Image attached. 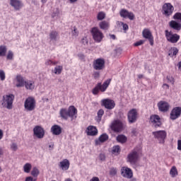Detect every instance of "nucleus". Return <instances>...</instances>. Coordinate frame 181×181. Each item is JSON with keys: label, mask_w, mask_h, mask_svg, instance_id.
<instances>
[{"label": "nucleus", "mask_w": 181, "mask_h": 181, "mask_svg": "<svg viewBox=\"0 0 181 181\" xmlns=\"http://www.w3.org/2000/svg\"><path fill=\"white\" fill-rule=\"evenodd\" d=\"M127 118L129 124L136 122V119H138V112L136 111V109H132L128 112Z\"/></svg>", "instance_id": "dca6fc26"}, {"label": "nucleus", "mask_w": 181, "mask_h": 181, "mask_svg": "<svg viewBox=\"0 0 181 181\" xmlns=\"http://www.w3.org/2000/svg\"><path fill=\"white\" fill-rule=\"evenodd\" d=\"M93 77H94V78H100V72L99 71H95L93 73Z\"/></svg>", "instance_id": "5fc2aeb1"}, {"label": "nucleus", "mask_w": 181, "mask_h": 181, "mask_svg": "<svg viewBox=\"0 0 181 181\" xmlns=\"http://www.w3.org/2000/svg\"><path fill=\"white\" fill-rule=\"evenodd\" d=\"M117 142H120V144H125L127 142V136L124 134H120L117 136Z\"/></svg>", "instance_id": "473e14b6"}, {"label": "nucleus", "mask_w": 181, "mask_h": 181, "mask_svg": "<svg viewBox=\"0 0 181 181\" xmlns=\"http://www.w3.org/2000/svg\"><path fill=\"white\" fill-rule=\"evenodd\" d=\"M98 121H101L103 116L104 115V110L100 109L97 113Z\"/></svg>", "instance_id": "37998d69"}, {"label": "nucleus", "mask_w": 181, "mask_h": 181, "mask_svg": "<svg viewBox=\"0 0 181 181\" xmlns=\"http://www.w3.org/2000/svg\"><path fill=\"white\" fill-rule=\"evenodd\" d=\"M4 138V132L0 129V140Z\"/></svg>", "instance_id": "0e129e2a"}, {"label": "nucleus", "mask_w": 181, "mask_h": 181, "mask_svg": "<svg viewBox=\"0 0 181 181\" xmlns=\"http://www.w3.org/2000/svg\"><path fill=\"white\" fill-rule=\"evenodd\" d=\"M82 43H83V45H87V43H88V41H87L86 38H83Z\"/></svg>", "instance_id": "680f3d73"}, {"label": "nucleus", "mask_w": 181, "mask_h": 181, "mask_svg": "<svg viewBox=\"0 0 181 181\" xmlns=\"http://www.w3.org/2000/svg\"><path fill=\"white\" fill-rule=\"evenodd\" d=\"M59 168L62 169V170H69V168H70V161L67 159H64L59 163Z\"/></svg>", "instance_id": "5701e85b"}, {"label": "nucleus", "mask_w": 181, "mask_h": 181, "mask_svg": "<svg viewBox=\"0 0 181 181\" xmlns=\"http://www.w3.org/2000/svg\"><path fill=\"white\" fill-rule=\"evenodd\" d=\"M13 100H15V95L13 94H8L3 96V100L1 101V105L4 108H7V110H12Z\"/></svg>", "instance_id": "7ed1b4c3"}, {"label": "nucleus", "mask_w": 181, "mask_h": 181, "mask_svg": "<svg viewBox=\"0 0 181 181\" xmlns=\"http://www.w3.org/2000/svg\"><path fill=\"white\" fill-rule=\"evenodd\" d=\"M178 53L179 49H177L176 47H173L168 51V56H170V57H176Z\"/></svg>", "instance_id": "c85d7f7f"}, {"label": "nucleus", "mask_w": 181, "mask_h": 181, "mask_svg": "<svg viewBox=\"0 0 181 181\" xmlns=\"http://www.w3.org/2000/svg\"><path fill=\"white\" fill-rule=\"evenodd\" d=\"M33 134L38 139H42L45 137V129L40 126H36L33 129Z\"/></svg>", "instance_id": "f3484780"}, {"label": "nucleus", "mask_w": 181, "mask_h": 181, "mask_svg": "<svg viewBox=\"0 0 181 181\" xmlns=\"http://www.w3.org/2000/svg\"><path fill=\"white\" fill-rule=\"evenodd\" d=\"M154 138L157 139L159 144H165V140L166 139V136H168V133L165 130H159L156 132H152Z\"/></svg>", "instance_id": "0eeeda50"}, {"label": "nucleus", "mask_w": 181, "mask_h": 181, "mask_svg": "<svg viewBox=\"0 0 181 181\" xmlns=\"http://www.w3.org/2000/svg\"><path fill=\"white\" fill-rule=\"evenodd\" d=\"M51 132L53 135H60L62 134V127L57 124H54L51 127Z\"/></svg>", "instance_id": "bb28decb"}, {"label": "nucleus", "mask_w": 181, "mask_h": 181, "mask_svg": "<svg viewBox=\"0 0 181 181\" xmlns=\"http://www.w3.org/2000/svg\"><path fill=\"white\" fill-rule=\"evenodd\" d=\"M99 159L100 160H105V155L103 153L100 154Z\"/></svg>", "instance_id": "13d9d810"}, {"label": "nucleus", "mask_w": 181, "mask_h": 181, "mask_svg": "<svg viewBox=\"0 0 181 181\" xmlns=\"http://www.w3.org/2000/svg\"><path fill=\"white\" fill-rule=\"evenodd\" d=\"M7 50L8 49L6 48V46L1 45L0 46V57H4V56H6Z\"/></svg>", "instance_id": "72a5a7b5"}, {"label": "nucleus", "mask_w": 181, "mask_h": 181, "mask_svg": "<svg viewBox=\"0 0 181 181\" xmlns=\"http://www.w3.org/2000/svg\"><path fill=\"white\" fill-rule=\"evenodd\" d=\"M25 111L30 112L34 111L36 108V100L33 97H28L24 102Z\"/></svg>", "instance_id": "20e7f679"}, {"label": "nucleus", "mask_w": 181, "mask_h": 181, "mask_svg": "<svg viewBox=\"0 0 181 181\" xmlns=\"http://www.w3.org/2000/svg\"><path fill=\"white\" fill-rule=\"evenodd\" d=\"M105 141H108V134H103L99 136L98 139L95 141V145H100L103 144V142H105Z\"/></svg>", "instance_id": "393cba45"}, {"label": "nucleus", "mask_w": 181, "mask_h": 181, "mask_svg": "<svg viewBox=\"0 0 181 181\" xmlns=\"http://www.w3.org/2000/svg\"><path fill=\"white\" fill-rule=\"evenodd\" d=\"M138 78H144V75L143 74H139L138 75Z\"/></svg>", "instance_id": "774afa93"}, {"label": "nucleus", "mask_w": 181, "mask_h": 181, "mask_svg": "<svg viewBox=\"0 0 181 181\" xmlns=\"http://www.w3.org/2000/svg\"><path fill=\"white\" fill-rule=\"evenodd\" d=\"M167 80L168 83H170L171 84H175V78H173V76H167Z\"/></svg>", "instance_id": "09e8293b"}, {"label": "nucleus", "mask_w": 181, "mask_h": 181, "mask_svg": "<svg viewBox=\"0 0 181 181\" xmlns=\"http://www.w3.org/2000/svg\"><path fill=\"white\" fill-rule=\"evenodd\" d=\"M145 43V40H141L136 42L134 43V46H141V45H144Z\"/></svg>", "instance_id": "603ef678"}, {"label": "nucleus", "mask_w": 181, "mask_h": 181, "mask_svg": "<svg viewBox=\"0 0 181 181\" xmlns=\"http://www.w3.org/2000/svg\"><path fill=\"white\" fill-rule=\"evenodd\" d=\"M170 175L173 177H176L177 176V169L176 168V166H173L170 170Z\"/></svg>", "instance_id": "c9c22d12"}, {"label": "nucleus", "mask_w": 181, "mask_h": 181, "mask_svg": "<svg viewBox=\"0 0 181 181\" xmlns=\"http://www.w3.org/2000/svg\"><path fill=\"white\" fill-rule=\"evenodd\" d=\"M72 35L75 37L78 36V31L77 30V28L76 27H74V30H72Z\"/></svg>", "instance_id": "8fccbe9b"}, {"label": "nucleus", "mask_w": 181, "mask_h": 181, "mask_svg": "<svg viewBox=\"0 0 181 181\" xmlns=\"http://www.w3.org/2000/svg\"><path fill=\"white\" fill-rule=\"evenodd\" d=\"M90 181H100V179L98 177H93Z\"/></svg>", "instance_id": "e2e57ef3"}, {"label": "nucleus", "mask_w": 181, "mask_h": 181, "mask_svg": "<svg viewBox=\"0 0 181 181\" xmlns=\"http://www.w3.org/2000/svg\"><path fill=\"white\" fill-rule=\"evenodd\" d=\"M142 36L144 39H147L148 40L151 46H153L154 40L153 35H152V32L149 28H144L142 31Z\"/></svg>", "instance_id": "4468645a"}, {"label": "nucleus", "mask_w": 181, "mask_h": 181, "mask_svg": "<svg viewBox=\"0 0 181 181\" xmlns=\"http://www.w3.org/2000/svg\"><path fill=\"white\" fill-rule=\"evenodd\" d=\"M117 173H118V170L117 169V168L112 167L110 169V176H115V175H117Z\"/></svg>", "instance_id": "79ce46f5"}, {"label": "nucleus", "mask_w": 181, "mask_h": 181, "mask_svg": "<svg viewBox=\"0 0 181 181\" xmlns=\"http://www.w3.org/2000/svg\"><path fill=\"white\" fill-rule=\"evenodd\" d=\"M51 16L53 19L60 18V11L59 10V8H56L55 10H54V12L52 13Z\"/></svg>", "instance_id": "f704fd0d"}, {"label": "nucleus", "mask_w": 181, "mask_h": 181, "mask_svg": "<svg viewBox=\"0 0 181 181\" xmlns=\"http://www.w3.org/2000/svg\"><path fill=\"white\" fill-rule=\"evenodd\" d=\"M25 181H36V179H33L32 177H27Z\"/></svg>", "instance_id": "bf43d9fd"}, {"label": "nucleus", "mask_w": 181, "mask_h": 181, "mask_svg": "<svg viewBox=\"0 0 181 181\" xmlns=\"http://www.w3.org/2000/svg\"><path fill=\"white\" fill-rule=\"evenodd\" d=\"M170 28L174 30H181V23L176 21H171L169 23Z\"/></svg>", "instance_id": "b1692460"}, {"label": "nucleus", "mask_w": 181, "mask_h": 181, "mask_svg": "<svg viewBox=\"0 0 181 181\" xmlns=\"http://www.w3.org/2000/svg\"><path fill=\"white\" fill-rule=\"evenodd\" d=\"M112 152V153H115V154L119 153L121 152V148H119V146H113Z\"/></svg>", "instance_id": "c03bdc74"}, {"label": "nucleus", "mask_w": 181, "mask_h": 181, "mask_svg": "<svg viewBox=\"0 0 181 181\" xmlns=\"http://www.w3.org/2000/svg\"><path fill=\"white\" fill-rule=\"evenodd\" d=\"M25 78L22 75L18 74L13 79V84L17 88H22V87H25Z\"/></svg>", "instance_id": "f8f14e48"}, {"label": "nucleus", "mask_w": 181, "mask_h": 181, "mask_svg": "<svg viewBox=\"0 0 181 181\" xmlns=\"http://www.w3.org/2000/svg\"><path fill=\"white\" fill-rule=\"evenodd\" d=\"M23 169H24V172L25 173H30V170L32 169V165L30 163H27L23 166Z\"/></svg>", "instance_id": "4c0bfd02"}, {"label": "nucleus", "mask_w": 181, "mask_h": 181, "mask_svg": "<svg viewBox=\"0 0 181 181\" xmlns=\"http://www.w3.org/2000/svg\"><path fill=\"white\" fill-rule=\"evenodd\" d=\"M11 148L12 149V151H18V145H16V144L13 143L11 146Z\"/></svg>", "instance_id": "864d4df0"}, {"label": "nucleus", "mask_w": 181, "mask_h": 181, "mask_svg": "<svg viewBox=\"0 0 181 181\" xmlns=\"http://www.w3.org/2000/svg\"><path fill=\"white\" fill-rule=\"evenodd\" d=\"M6 78V75L5 74V71L0 70V80L1 81H5Z\"/></svg>", "instance_id": "49530a36"}, {"label": "nucleus", "mask_w": 181, "mask_h": 181, "mask_svg": "<svg viewBox=\"0 0 181 181\" xmlns=\"http://www.w3.org/2000/svg\"><path fill=\"white\" fill-rule=\"evenodd\" d=\"M53 71L54 74H62V71H63V66L62 65L56 66Z\"/></svg>", "instance_id": "e433bc0d"}, {"label": "nucleus", "mask_w": 181, "mask_h": 181, "mask_svg": "<svg viewBox=\"0 0 181 181\" xmlns=\"http://www.w3.org/2000/svg\"><path fill=\"white\" fill-rule=\"evenodd\" d=\"M119 15L122 18H128L130 21H134V19H135V15H134V13L129 12L124 8L120 11Z\"/></svg>", "instance_id": "aec40b11"}, {"label": "nucleus", "mask_w": 181, "mask_h": 181, "mask_svg": "<svg viewBox=\"0 0 181 181\" xmlns=\"http://www.w3.org/2000/svg\"><path fill=\"white\" fill-rule=\"evenodd\" d=\"M60 115L64 119H67L69 118V110L66 109H62L60 110Z\"/></svg>", "instance_id": "7c9ffc66"}, {"label": "nucleus", "mask_w": 181, "mask_h": 181, "mask_svg": "<svg viewBox=\"0 0 181 181\" xmlns=\"http://www.w3.org/2000/svg\"><path fill=\"white\" fill-rule=\"evenodd\" d=\"M110 84H111V78L107 79L103 83H101V82L98 83L92 90V93L93 95H98L100 91V93H105L107 88L110 86Z\"/></svg>", "instance_id": "f257e3e1"}, {"label": "nucleus", "mask_w": 181, "mask_h": 181, "mask_svg": "<svg viewBox=\"0 0 181 181\" xmlns=\"http://www.w3.org/2000/svg\"><path fill=\"white\" fill-rule=\"evenodd\" d=\"M59 37V33L57 31H51L49 33V38L51 40H57Z\"/></svg>", "instance_id": "2f4dec72"}, {"label": "nucleus", "mask_w": 181, "mask_h": 181, "mask_svg": "<svg viewBox=\"0 0 181 181\" xmlns=\"http://www.w3.org/2000/svg\"><path fill=\"white\" fill-rule=\"evenodd\" d=\"M101 105L106 110H114L115 108V101L112 99L105 98L101 100Z\"/></svg>", "instance_id": "ddd939ff"}, {"label": "nucleus", "mask_w": 181, "mask_h": 181, "mask_svg": "<svg viewBox=\"0 0 181 181\" xmlns=\"http://www.w3.org/2000/svg\"><path fill=\"white\" fill-rule=\"evenodd\" d=\"M105 18V13L100 11L98 13L97 19L98 21H103V19Z\"/></svg>", "instance_id": "ea45409f"}, {"label": "nucleus", "mask_w": 181, "mask_h": 181, "mask_svg": "<svg viewBox=\"0 0 181 181\" xmlns=\"http://www.w3.org/2000/svg\"><path fill=\"white\" fill-rule=\"evenodd\" d=\"M149 122L151 127L154 128L162 127V120L160 119V117L158 115H151L149 118Z\"/></svg>", "instance_id": "9d476101"}, {"label": "nucleus", "mask_w": 181, "mask_h": 181, "mask_svg": "<svg viewBox=\"0 0 181 181\" xmlns=\"http://www.w3.org/2000/svg\"><path fill=\"white\" fill-rule=\"evenodd\" d=\"M99 28L103 30H108V28H110V23L105 21H101L99 23Z\"/></svg>", "instance_id": "c756f323"}, {"label": "nucleus", "mask_w": 181, "mask_h": 181, "mask_svg": "<svg viewBox=\"0 0 181 181\" xmlns=\"http://www.w3.org/2000/svg\"><path fill=\"white\" fill-rule=\"evenodd\" d=\"M78 57L80 59V60H84L86 59V56L84 55V54H78Z\"/></svg>", "instance_id": "6e6d98bb"}, {"label": "nucleus", "mask_w": 181, "mask_h": 181, "mask_svg": "<svg viewBox=\"0 0 181 181\" xmlns=\"http://www.w3.org/2000/svg\"><path fill=\"white\" fill-rule=\"evenodd\" d=\"M86 134L89 136H95L98 134V130L94 126H88L86 129Z\"/></svg>", "instance_id": "412c9836"}, {"label": "nucleus", "mask_w": 181, "mask_h": 181, "mask_svg": "<svg viewBox=\"0 0 181 181\" xmlns=\"http://www.w3.org/2000/svg\"><path fill=\"white\" fill-rule=\"evenodd\" d=\"M31 175L34 177H37V176L39 175V169H37V168L35 167L33 169V170L31 171Z\"/></svg>", "instance_id": "a19ab883"}, {"label": "nucleus", "mask_w": 181, "mask_h": 181, "mask_svg": "<svg viewBox=\"0 0 181 181\" xmlns=\"http://www.w3.org/2000/svg\"><path fill=\"white\" fill-rule=\"evenodd\" d=\"M139 156H141V149L135 148L127 155V162L130 165H136L139 160Z\"/></svg>", "instance_id": "f03ea898"}, {"label": "nucleus", "mask_w": 181, "mask_h": 181, "mask_svg": "<svg viewBox=\"0 0 181 181\" xmlns=\"http://www.w3.org/2000/svg\"><path fill=\"white\" fill-rule=\"evenodd\" d=\"M157 107L160 112H168L170 108V105L165 100H161L158 103Z\"/></svg>", "instance_id": "2eb2a0df"}, {"label": "nucleus", "mask_w": 181, "mask_h": 181, "mask_svg": "<svg viewBox=\"0 0 181 181\" xmlns=\"http://www.w3.org/2000/svg\"><path fill=\"white\" fill-rule=\"evenodd\" d=\"M125 128V123L119 119L115 120L111 124V129L115 132H121Z\"/></svg>", "instance_id": "1a4fd4ad"}, {"label": "nucleus", "mask_w": 181, "mask_h": 181, "mask_svg": "<svg viewBox=\"0 0 181 181\" xmlns=\"http://www.w3.org/2000/svg\"><path fill=\"white\" fill-rule=\"evenodd\" d=\"M163 88H165V90H169V85L164 83L163 85Z\"/></svg>", "instance_id": "052dcab7"}, {"label": "nucleus", "mask_w": 181, "mask_h": 181, "mask_svg": "<svg viewBox=\"0 0 181 181\" xmlns=\"http://www.w3.org/2000/svg\"><path fill=\"white\" fill-rule=\"evenodd\" d=\"M165 38L170 43H177L180 40V35L173 33L172 31L165 30Z\"/></svg>", "instance_id": "423d86ee"}, {"label": "nucleus", "mask_w": 181, "mask_h": 181, "mask_svg": "<svg viewBox=\"0 0 181 181\" xmlns=\"http://www.w3.org/2000/svg\"><path fill=\"white\" fill-rule=\"evenodd\" d=\"M10 5L13 6L16 11H19V9L23 6V4L19 0H10Z\"/></svg>", "instance_id": "4be33fe9"}, {"label": "nucleus", "mask_w": 181, "mask_h": 181, "mask_svg": "<svg viewBox=\"0 0 181 181\" xmlns=\"http://www.w3.org/2000/svg\"><path fill=\"white\" fill-rule=\"evenodd\" d=\"M56 64H59V62L52 61V60H50V59H47L45 62V65L46 66H56Z\"/></svg>", "instance_id": "58836bf2"}, {"label": "nucleus", "mask_w": 181, "mask_h": 181, "mask_svg": "<svg viewBox=\"0 0 181 181\" xmlns=\"http://www.w3.org/2000/svg\"><path fill=\"white\" fill-rule=\"evenodd\" d=\"M173 18L175 21H178L181 23V13H176Z\"/></svg>", "instance_id": "a18cd8bd"}, {"label": "nucleus", "mask_w": 181, "mask_h": 181, "mask_svg": "<svg viewBox=\"0 0 181 181\" xmlns=\"http://www.w3.org/2000/svg\"><path fill=\"white\" fill-rule=\"evenodd\" d=\"M175 7L170 3H165L162 6V13L164 16H172Z\"/></svg>", "instance_id": "6e6552de"}, {"label": "nucleus", "mask_w": 181, "mask_h": 181, "mask_svg": "<svg viewBox=\"0 0 181 181\" xmlns=\"http://www.w3.org/2000/svg\"><path fill=\"white\" fill-rule=\"evenodd\" d=\"M90 33L93 40H95L96 43H100L103 39H104V34H103V32H101L97 27L93 28Z\"/></svg>", "instance_id": "39448f33"}, {"label": "nucleus", "mask_w": 181, "mask_h": 181, "mask_svg": "<svg viewBox=\"0 0 181 181\" xmlns=\"http://www.w3.org/2000/svg\"><path fill=\"white\" fill-rule=\"evenodd\" d=\"M7 60H13V52L11 50L8 52L7 56H6Z\"/></svg>", "instance_id": "de8ad7c7"}, {"label": "nucleus", "mask_w": 181, "mask_h": 181, "mask_svg": "<svg viewBox=\"0 0 181 181\" xmlns=\"http://www.w3.org/2000/svg\"><path fill=\"white\" fill-rule=\"evenodd\" d=\"M178 69H179L180 71H181V62H180L178 63Z\"/></svg>", "instance_id": "338daca9"}, {"label": "nucleus", "mask_w": 181, "mask_h": 181, "mask_svg": "<svg viewBox=\"0 0 181 181\" xmlns=\"http://www.w3.org/2000/svg\"><path fill=\"white\" fill-rule=\"evenodd\" d=\"M177 151H181V140H177Z\"/></svg>", "instance_id": "4d7b16f0"}, {"label": "nucleus", "mask_w": 181, "mask_h": 181, "mask_svg": "<svg viewBox=\"0 0 181 181\" xmlns=\"http://www.w3.org/2000/svg\"><path fill=\"white\" fill-rule=\"evenodd\" d=\"M77 109L74 106H71L68 109V117L70 118H77Z\"/></svg>", "instance_id": "a878e982"}, {"label": "nucleus", "mask_w": 181, "mask_h": 181, "mask_svg": "<svg viewBox=\"0 0 181 181\" xmlns=\"http://www.w3.org/2000/svg\"><path fill=\"white\" fill-rule=\"evenodd\" d=\"M120 25H122L123 30H128L129 29L128 24L124 23L123 22H120Z\"/></svg>", "instance_id": "3c124183"}, {"label": "nucleus", "mask_w": 181, "mask_h": 181, "mask_svg": "<svg viewBox=\"0 0 181 181\" xmlns=\"http://www.w3.org/2000/svg\"><path fill=\"white\" fill-rule=\"evenodd\" d=\"M24 86L27 90H30L32 91L33 90H35V81L27 80L24 83Z\"/></svg>", "instance_id": "cd10ccee"}, {"label": "nucleus", "mask_w": 181, "mask_h": 181, "mask_svg": "<svg viewBox=\"0 0 181 181\" xmlns=\"http://www.w3.org/2000/svg\"><path fill=\"white\" fill-rule=\"evenodd\" d=\"M110 38L112 39L113 40H115V35H110Z\"/></svg>", "instance_id": "69168bd1"}, {"label": "nucleus", "mask_w": 181, "mask_h": 181, "mask_svg": "<svg viewBox=\"0 0 181 181\" xmlns=\"http://www.w3.org/2000/svg\"><path fill=\"white\" fill-rule=\"evenodd\" d=\"M121 175L123 177H126L127 179H132V176H134L132 170L128 167H122Z\"/></svg>", "instance_id": "6ab92c4d"}, {"label": "nucleus", "mask_w": 181, "mask_h": 181, "mask_svg": "<svg viewBox=\"0 0 181 181\" xmlns=\"http://www.w3.org/2000/svg\"><path fill=\"white\" fill-rule=\"evenodd\" d=\"M93 67L94 70H104L105 69V60L103 58H98L93 61Z\"/></svg>", "instance_id": "9b49d317"}, {"label": "nucleus", "mask_w": 181, "mask_h": 181, "mask_svg": "<svg viewBox=\"0 0 181 181\" xmlns=\"http://www.w3.org/2000/svg\"><path fill=\"white\" fill-rule=\"evenodd\" d=\"M180 115H181V107H175L170 112V119L172 121H175V119H177V118H179Z\"/></svg>", "instance_id": "a211bd4d"}]
</instances>
